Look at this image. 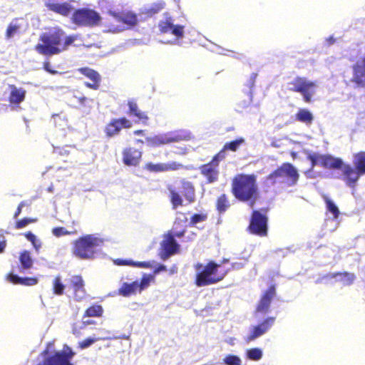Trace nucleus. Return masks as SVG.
Returning a JSON list of instances; mask_svg holds the SVG:
<instances>
[{"mask_svg":"<svg viewBox=\"0 0 365 365\" xmlns=\"http://www.w3.org/2000/svg\"><path fill=\"white\" fill-rule=\"evenodd\" d=\"M103 243L104 240L99 235H86L75 242L73 255L82 259H93Z\"/></svg>","mask_w":365,"mask_h":365,"instance_id":"f257e3e1","label":"nucleus"},{"mask_svg":"<svg viewBox=\"0 0 365 365\" xmlns=\"http://www.w3.org/2000/svg\"><path fill=\"white\" fill-rule=\"evenodd\" d=\"M63 36L64 31L58 28H54L47 33H43L40 36V40L43 43H38L35 48L36 51L45 56L58 54L65 51L63 49V44L61 43Z\"/></svg>","mask_w":365,"mask_h":365,"instance_id":"f03ea898","label":"nucleus"},{"mask_svg":"<svg viewBox=\"0 0 365 365\" xmlns=\"http://www.w3.org/2000/svg\"><path fill=\"white\" fill-rule=\"evenodd\" d=\"M220 265V264H217L213 261L209 262L206 265L197 263L195 265L196 271L195 284L197 287H205L221 281L226 273L218 274V268Z\"/></svg>","mask_w":365,"mask_h":365,"instance_id":"7ed1b4c3","label":"nucleus"},{"mask_svg":"<svg viewBox=\"0 0 365 365\" xmlns=\"http://www.w3.org/2000/svg\"><path fill=\"white\" fill-rule=\"evenodd\" d=\"M232 191L235 196L241 201L251 200L257 191L255 176L249 175L236 176L233 180Z\"/></svg>","mask_w":365,"mask_h":365,"instance_id":"20e7f679","label":"nucleus"},{"mask_svg":"<svg viewBox=\"0 0 365 365\" xmlns=\"http://www.w3.org/2000/svg\"><path fill=\"white\" fill-rule=\"evenodd\" d=\"M108 14L112 18V19L108 20V31L109 32H121L125 29V24L129 26H133L136 25L138 22L137 16L131 11L119 13L109 9Z\"/></svg>","mask_w":365,"mask_h":365,"instance_id":"39448f33","label":"nucleus"},{"mask_svg":"<svg viewBox=\"0 0 365 365\" xmlns=\"http://www.w3.org/2000/svg\"><path fill=\"white\" fill-rule=\"evenodd\" d=\"M299 177L297 170L291 163H284L271 173L267 180H271L272 183H285L292 186L297 184Z\"/></svg>","mask_w":365,"mask_h":365,"instance_id":"423d86ee","label":"nucleus"},{"mask_svg":"<svg viewBox=\"0 0 365 365\" xmlns=\"http://www.w3.org/2000/svg\"><path fill=\"white\" fill-rule=\"evenodd\" d=\"M191 138L192 135L188 130H178L148 137L145 140L148 145L155 147L182 140H189Z\"/></svg>","mask_w":365,"mask_h":365,"instance_id":"0eeeda50","label":"nucleus"},{"mask_svg":"<svg viewBox=\"0 0 365 365\" xmlns=\"http://www.w3.org/2000/svg\"><path fill=\"white\" fill-rule=\"evenodd\" d=\"M289 90L300 93L305 102L311 101L316 92L317 85L315 82L310 81L305 78L297 77L289 83Z\"/></svg>","mask_w":365,"mask_h":365,"instance_id":"6e6552de","label":"nucleus"},{"mask_svg":"<svg viewBox=\"0 0 365 365\" xmlns=\"http://www.w3.org/2000/svg\"><path fill=\"white\" fill-rule=\"evenodd\" d=\"M72 20L78 26H96L101 22V17L93 9H80L73 13Z\"/></svg>","mask_w":365,"mask_h":365,"instance_id":"1a4fd4ad","label":"nucleus"},{"mask_svg":"<svg viewBox=\"0 0 365 365\" xmlns=\"http://www.w3.org/2000/svg\"><path fill=\"white\" fill-rule=\"evenodd\" d=\"M158 29L163 34H171L175 36L174 40L168 41V43L175 44L179 38H182L184 36V26L175 24L174 19L168 14H165L159 21Z\"/></svg>","mask_w":365,"mask_h":365,"instance_id":"9d476101","label":"nucleus"},{"mask_svg":"<svg viewBox=\"0 0 365 365\" xmlns=\"http://www.w3.org/2000/svg\"><path fill=\"white\" fill-rule=\"evenodd\" d=\"M267 222L265 215L259 211H254L249 226L250 232L258 235H265L267 230Z\"/></svg>","mask_w":365,"mask_h":365,"instance_id":"9b49d317","label":"nucleus"},{"mask_svg":"<svg viewBox=\"0 0 365 365\" xmlns=\"http://www.w3.org/2000/svg\"><path fill=\"white\" fill-rule=\"evenodd\" d=\"M274 317H268L262 323L250 328L249 335L245 338L247 342H250L266 334L272 327L274 322Z\"/></svg>","mask_w":365,"mask_h":365,"instance_id":"f8f14e48","label":"nucleus"},{"mask_svg":"<svg viewBox=\"0 0 365 365\" xmlns=\"http://www.w3.org/2000/svg\"><path fill=\"white\" fill-rule=\"evenodd\" d=\"M160 246V257L163 260H167L171 255L175 254L179 248V245L174 237L169 234L164 236Z\"/></svg>","mask_w":365,"mask_h":365,"instance_id":"ddd939ff","label":"nucleus"},{"mask_svg":"<svg viewBox=\"0 0 365 365\" xmlns=\"http://www.w3.org/2000/svg\"><path fill=\"white\" fill-rule=\"evenodd\" d=\"M325 202L327 205V209L328 212L332 215V218L328 217L326 220L325 225L327 227H329V230L330 232H334L336 230L338 227V222L336 221V219L339 215V210L337 206L335 205V203L328 197H324Z\"/></svg>","mask_w":365,"mask_h":365,"instance_id":"4468645a","label":"nucleus"},{"mask_svg":"<svg viewBox=\"0 0 365 365\" xmlns=\"http://www.w3.org/2000/svg\"><path fill=\"white\" fill-rule=\"evenodd\" d=\"M355 275L353 273H349V272H344V273H334V274H329L325 276H324L322 279H319L317 280V282H323L324 281L327 283L330 282L331 279H334L336 282H340L344 285H350L351 284L354 279H355Z\"/></svg>","mask_w":365,"mask_h":365,"instance_id":"2eb2a0df","label":"nucleus"},{"mask_svg":"<svg viewBox=\"0 0 365 365\" xmlns=\"http://www.w3.org/2000/svg\"><path fill=\"white\" fill-rule=\"evenodd\" d=\"M352 82L357 86L365 87V56L356 61L353 66Z\"/></svg>","mask_w":365,"mask_h":365,"instance_id":"dca6fc26","label":"nucleus"},{"mask_svg":"<svg viewBox=\"0 0 365 365\" xmlns=\"http://www.w3.org/2000/svg\"><path fill=\"white\" fill-rule=\"evenodd\" d=\"M341 171L344 175V180L350 187H354L360 176L364 175L358 169L352 168L350 165H344L341 168Z\"/></svg>","mask_w":365,"mask_h":365,"instance_id":"f3484780","label":"nucleus"},{"mask_svg":"<svg viewBox=\"0 0 365 365\" xmlns=\"http://www.w3.org/2000/svg\"><path fill=\"white\" fill-rule=\"evenodd\" d=\"M131 123L125 118L112 120L106 127L105 132L108 137H113L120 132L122 128H130Z\"/></svg>","mask_w":365,"mask_h":365,"instance_id":"a211bd4d","label":"nucleus"},{"mask_svg":"<svg viewBox=\"0 0 365 365\" xmlns=\"http://www.w3.org/2000/svg\"><path fill=\"white\" fill-rule=\"evenodd\" d=\"M200 171L208 183H212L217 180L219 176L218 165L215 163L210 162L200 167Z\"/></svg>","mask_w":365,"mask_h":365,"instance_id":"6ab92c4d","label":"nucleus"},{"mask_svg":"<svg viewBox=\"0 0 365 365\" xmlns=\"http://www.w3.org/2000/svg\"><path fill=\"white\" fill-rule=\"evenodd\" d=\"M45 6L48 10L64 16H68L73 8L68 3H58L56 0H45Z\"/></svg>","mask_w":365,"mask_h":365,"instance_id":"aec40b11","label":"nucleus"},{"mask_svg":"<svg viewBox=\"0 0 365 365\" xmlns=\"http://www.w3.org/2000/svg\"><path fill=\"white\" fill-rule=\"evenodd\" d=\"M123 160L126 165H137L140 160L142 153L133 148H126L123 153Z\"/></svg>","mask_w":365,"mask_h":365,"instance_id":"412c9836","label":"nucleus"},{"mask_svg":"<svg viewBox=\"0 0 365 365\" xmlns=\"http://www.w3.org/2000/svg\"><path fill=\"white\" fill-rule=\"evenodd\" d=\"M275 295V289L270 287L262 295L257 307V312L267 313L269 310L272 299Z\"/></svg>","mask_w":365,"mask_h":365,"instance_id":"4be33fe9","label":"nucleus"},{"mask_svg":"<svg viewBox=\"0 0 365 365\" xmlns=\"http://www.w3.org/2000/svg\"><path fill=\"white\" fill-rule=\"evenodd\" d=\"M182 193L185 198L190 202H194L195 200V187L192 182L182 180H181Z\"/></svg>","mask_w":365,"mask_h":365,"instance_id":"5701e85b","label":"nucleus"},{"mask_svg":"<svg viewBox=\"0 0 365 365\" xmlns=\"http://www.w3.org/2000/svg\"><path fill=\"white\" fill-rule=\"evenodd\" d=\"M7 279L14 284H20L23 285L32 286L38 283V279L34 277H20L16 274H9Z\"/></svg>","mask_w":365,"mask_h":365,"instance_id":"b1692460","label":"nucleus"},{"mask_svg":"<svg viewBox=\"0 0 365 365\" xmlns=\"http://www.w3.org/2000/svg\"><path fill=\"white\" fill-rule=\"evenodd\" d=\"M25 96L26 91L24 88H18L15 86H11L9 101L11 103L19 104L24 100Z\"/></svg>","mask_w":365,"mask_h":365,"instance_id":"393cba45","label":"nucleus"},{"mask_svg":"<svg viewBox=\"0 0 365 365\" xmlns=\"http://www.w3.org/2000/svg\"><path fill=\"white\" fill-rule=\"evenodd\" d=\"M71 45H73L74 46H85L89 47L90 46L85 45L83 43V39L81 35L80 34H74L65 37L64 43H63V49L66 51L68 47Z\"/></svg>","mask_w":365,"mask_h":365,"instance_id":"a878e982","label":"nucleus"},{"mask_svg":"<svg viewBox=\"0 0 365 365\" xmlns=\"http://www.w3.org/2000/svg\"><path fill=\"white\" fill-rule=\"evenodd\" d=\"M138 287L139 282L138 281H135L132 283L124 282L119 289V294L123 297H129L136 292Z\"/></svg>","mask_w":365,"mask_h":365,"instance_id":"bb28decb","label":"nucleus"},{"mask_svg":"<svg viewBox=\"0 0 365 365\" xmlns=\"http://www.w3.org/2000/svg\"><path fill=\"white\" fill-rule=\"evenodd\" d=\"M327 155H321L318 153L308 152L307 158L312 163V169L316 165L325 168Z\"/></svg>","mask_w":365,"mask_h":365,"instance_id":"cd10ccee","label":"nucleus"},{"mask_svg":"<svg viewBox=\"0 0 365 365\" xmlns=\"http://www.w3.org/2000/svg\"><path fill=\"white\" fill-rule=\"evenodd\" d=\"M344 163L341 158H335L330 155H327L324 168L341 169Z\"/></svg>","mask_w":365,"mask_h":365,"instance_id":"c85d7f7f","label":"nucleus"},{"mask_svg":"<svg viewBox=\"0 0 365 365\" xmlns=\"http://www.w3.org/2000/svg\"><path fill=\"white\" fill-rule=\"evenodd\" d=\"M354 165L359 172L365 174V152H360L354 155Z\"/></svg>","mask_w":365,"mask_h":365,"instance_id":"c756f323","label":"nucleus"},{"mask_svg":"<svg viewBox=\"0 0 365 365\" xmlns=\"http://www.w3.org/2000/svg\"><path fill=\"white\" fill-rule=\"evenodd\" d=\"M129 107V113L130 115H133L137 117L139 120H147L148 116L144 113L142 112L138 107V105L135 102L133 101H130L128 103Z\"/></svg>","mask_w":365,"mask_h":365,"instance_id":"7c9ffc66","label":"nucleus"},{"mask_svg":"<svg viewBox=\"0 0 365 365\" xmlns=\"http://www.w3.org/2000/svg\"><path fill=\"white\" fill-rule=\"evenodd\" d=\"M313 115L307 109H300L296 115V119L306 124H311L313 120Z\"/></svg>","mask_w":365,"mask_h":365,"instance_id":"2f4dec72","label":"nucleus"},{"mask_svg":"<svg viewBox=\"0 0 365 365\" xmlns=\"http://www.w3.org/2000/svg\"><path fill=\"white\" fill-rule=\"evenodd\" d=\"M168 190L173 209H176L178 206L182 205V198L180 195L172 186L168 187Z\"/></svg>","mask_w":365,"mask_h":365,"instance_id":"473e14b6","label":"nucleus"},{"mask_svg":"<svg viewBox=\"0 0 365 365\" xmlns=\"http://www.w3.org/2000/svg\"><path fill=\"white\" fill-rule=\"evenodd\" d=\"M115 264L117 265H128V266H133V267H142V268H146L150 267V262H135L132 260H124L120 259H117L114 261Z\"/></svg>","mask_w":365,"mask_h":365,"instance_id":"72a5a7b5","label":"nucleus"},{"mask_svg":"<svg viewBox=\"0 0 365 365\" xmlns=\"http://www.w3.org/2000/svg\"><path fill=\"white\" fill-rule=\"evenodd\" d=\"M21 25L19 23L18 19H14L9 25L6 32V38H11L16 35L21 28Z\"/></svg>","mask_w":365,"mask_h":365,"instance_id":"f704fd0d","label":"nucleus"},{"mask_svg":"<svg viewBox=\"0 0 365 365\" xmlns=\"http://www.w3.org/2000/svg\"><path fill=\"white\" fill-rule=\"evenodd\" d=\"M19 260L24 269H30L33 265V260L29 252L27 251H24L21 254Z\"/></svg>","mask_w":365,"mask_h":365,"instance_id":"c9c22d12","label":"nucleus"},{"mask_svg":"<svg viewBox=\"0 0 365 365\" xmlns=\"http://www.w3.org/2000/svg\"><path fill=\"white\" fill-rule=\"evenodd\" d=\"M53 293L56 295H62L65 289V285L61 282V278L57 276L53 280Z\"/></svg>","mask_w":365,"mask_h":365,"instance_id":"e433bc0d","label":"nucleus"},{"mask_svg":"<svg viewBox=\"0 0 365 365\" xmlns=\"http://www.w3.org/2000/svg\"><path fill=\"white\" fill-rule=\"evenodd\" d=\"M79 71L88 78H90L92 81H99L100 76L99 74L94 70L91 69L89 68H81L79 69Z\"/></svg>","mask_w":365,"mask_h":365,"instance_id":"4c0bfd02","label":"nucleus"},{"mask_svg":"<svg viewBox=\"0 0 365 365\" xmlns=\"http://www.w3.org/2000/svg\"><path fill=\"white\" fill-rule=\"evenodd\" d=\"M113 339L111 336H98L96 338H88L83 341H82L81 343H80V347L81 349H86L88 347H89L90 346H91L93 344H94L96 341H101V340H108V339Z\"/></svg>","mask_w":365,"mask_h":365,"instance_id":"58836bf2","label":"nucleus"},{"mask_svg":"<svg viewBox=\"0 0 365 365\" xmlns=\"http://www.w3.org/2000/svg\"><path fill=\"white\" fill-rule=\"evenodd\" d=\"M247 356L252 361H259L262 357V351L259 348H253L247 351Z\"/></svg>","mask_w":365,"mask_h":365,"instance_id":"ea45409f","label":"nucleus"},{"mask_svg":"<svg viewBox=\"0 0 365 365\" xmlns=\"http://www.w3.org/2000/svg\"><path fill=\"white\" fill-rule=\"evenodd\" d=\"M147 170L150 172H166L165 163H157L154 164L152 163H147L145 165Z\"/></svg>","mask_w":365,"mask_h":365,"instance_id":"a19ab883","label":"nucleus"},{"mask_svg":"<svg viewBox=\"0 0 365 365\" xmlns=\"http://www.w3.org/2000/svg\"><path fill=\"white\" fill-rule=\"evenodd\" d=\"M103 309L101 306L96 305L88 308L85 313V316L88 317H99L102 314Z\"/></svg>","mask_w":365,"mask_h":365,"instance_id":"79ce46f5","label":"nucleus"},{"mask_svg":"<svg viewBox=\"0 0 365 365\" xmlns=\"http://www.w3.org/2000/svg\"><path fill=\"white\" fill-rule=\"evenodd\" d=\"M244 143H245V139L241 138L237 139L235 140H233L232 142L225 143V145H224V148L227 150H230L232 151H236L238 149V148L240 147V145Z\"/></svg>","mask_w":365,"mask_h":365,"instance_id":"37998d69","label":"nucleus"},{"mask_svg":"<svg viewBox=\"0 0 365 365\" xmlns=\"http://www.w3.org/2000/svg\"><path fill=\"white\" fill-rule=\"evenodd\" d=\"M223 363L226 365H241L240 358L235 355H227L223 359Z\"/></svg>","mask_w":365,"mask_h":365,"instance_id":"c03bdc74","label":"nucleus"},{"mask_svg":"<svg viewBox=\"0 0 365 365\" xmlns=\"http://www.w3.org/2000/svg\"><path fill=\"white\" fill-rule=\"evenodd\" d=\"M229 202L226 198L225 195H221L217 202V207L219 212H222L226 210V209L229 207Z\"/></svg>","mask_w":365,"mask_h":365,"instance_id":"a18cd8bd","label":"nucleus"},{"mask_svg":"<svg viewBox=\"0 0 365 365\" xmlns=\"http://www.w3.org/2000/svg\"><path fill=\"white\" fill-rule=\"evenodd\" d=\"M152 279L153 277L151 275H144L141 279V282L139 283L138 289L140 292L147 288L150 285Z\"/></svg>","mask_w":365,"mask_h":365,"instance_id":"49530a36","label":"nucleus"},{"mask_svg":"<svg viewBox=\"0 0 365 365\" xmlns=\"http://www.w3.org/2000/svg\"><path fill=\"white\" fill-rule=\"evenodd\" d=\"M52 233L57 237L71 234L70 232L67 231L64 227H61L53 228Z\"/></svg>","mask_w":365,"mask_h":365,"instance_id":"de8ad7c7","label":"nucleus"},{"mask_svg":"<svg viewBox=\"0 0 365 365\" xmlns=\"http://www.w3.org/2000/svg\"><path fill=\"white\" fill-rule=\"evenodd\" d=\"M71 283L74 289L83 287V280L80 276H73L71 278Z\"/></svg>","mask_w":365,"mask_h":365,"instance_id":"09e8293b","label":"nucleus"},{"mask_svg":"<svg viewBox=\"0 0 365 365\" xmlns=\"http://www.w3.org/2000/svg\"><path fill=\"white\" fill-rule=\"evenodd\" d=\"M226 149L223 148L212 160V162L215 163L219 166V163L221 160L225 158L226 157Z\"/></svg>","mask_w":365,"mask_h":365,"instance_id":"8fccbe9b","label":"nucleus"},{"mask_svg":"<svg viewBox=\"0 0 365 365\" xmlns=\"http://www.w3.org/2000/svg\"><path fill=\"white\" fill-rule=\"evenodd\" d=\"M205 219V215L202 214H195L192 217L190 223L194 225L197 224L198 222L204 221Z\"/></svg>","mask_w":365,"mask_h":365,"instance_id":"3c124183","label":"nucleus"},{"mask_svg":"<svg viewBox=\"0 0 365 365\" xmlns=\"http://www.w3.org/2000/svg\"><path fill=\"white\" fill-rule=\"evenodd\" d=\"M74 292H75V299L78 301H81L86 296V292H85V289H84L83 287H81L79 289H74Z\"/></svg>","mask_w":365,"mask_h":365,"instance_id":"603ef678","label":"nucleus"},{"mask_svg":"<svg viewBox=\"0 0 365 365\" xmlns=\"http://www.w3.org/2000/svg\"><path fill=\"white\" fill-rule=\"evenodd\" d=\"M35 222V220L30 218H24L21 220H19L16 222V228L21 229L26 226H27L29 223Z\"/></svg>","mask_w":365,"mask_h":365,"instance_id":"864d4df0","label":"nucleus"},{"mask_svg":"<svg viewBox=\"0 0 365 365\" xmlns=\"http://www.w3.org/2000/svg\"><path fill=\"white\" fill-rule=\"evenodd\" d=\"M165 166H166V171L176 170L182 167V165L181 164L178 163L176 162H170V163H165Z\"/></svg>","mask_w":365,"mask_h":365,"instance_id":"5fc2aeb1","label":"nucleus"},{"mask_svg":"<svg viewBox=\"0 0 365 365\" xmlns=\"http://www.w3.org/2000/svg\"><path fill=\"white\" fill-rule=\"evenodd\" d=\"M6 245V243L4 236L0 235V253L4 252Z\"/></svg>","mask_w":365,"mask_h":365,"instance_id":"6e6d98bb","label":"nucleus"},{"mask_svg":"<svg viewBox=\"0 0 365 365\" xmlns=\"http://www.w3.org/2000/svg\"><path fill=\"white\" fill-rule=\"evenodd\" d=\"M32 245L35 248L36 251L38 252L40 248L41 247V242L38 239H36L35 241L32 242Z\"/></svg>","mask_w":365,"mask_h":365,"instance_id":"4d7b16f0","label":"nucleus"},{"mask_svg":"<svg viewBox=\"0 0 365 365\" xmlns=\"http://www.w3.org/2000/svg\"><path fill=\"white\" fill-rule=\"evenodd\" d=\"M26 239L30 241L31 243L37 239L36 236L34 235L32 232H29L25 235Z\"/></svg>","mask_w":365,"mask_h":365,"instance_id":"13d9d810","label":"nucleus"},{"mask_svg":"<svg viewBox=\"0 0 365 365\" xmlns=\"http://www.w3.org/2000/svg\"><path fill=\"white\" fill-rule=\"evenodd\" d=\"M24 206V202H21L18 207H17V210L16 211V212L14 213V218H17L18 216L20 215V213L21 212V210H22V207Z\"/></svg>","mask_w":365,"mask_h":365,"instance_id":"bf43d9fd","label":"nucleus"},{"mask_svg":"<svg viewBox=\"0 0 365 365\" xmlns=\"http://www.w3.org/2000/svg\"><path fill=\"white\" fill-rule=\"evenodd\" d=\"M99 81H92V83H86V86L90 88L97 89L98 88Z\"/></svg>","mask_w":365,"mask_h":365,"instance_id":"052dcab7","label":"nucleus"},{"mask_svg":"<svg viewBox=\"0 0 365 365\" xmlns=\"http://www.w3.org/2000/svg\"><path fill=\"white\" fill-rule=\"evenodd\" d=\"M167 269H166V267L163 264H157V267H155V274H158L162 271H165Z\"/></svg>","mask_w":365,"mask_h":365,"instance_id":"680f3d73","label":"nucleus"},{"mask_svg":"<svg viewBox=\"0 0 365 365\" xmlns=\"http://www.w3.org/2000/svg\"><path fill=\"white\" fill-rule=\"evenodd\" d=\"M43 67H44V69L46 71L49 72L50 73H52V74L56 73V71L51 69V66H50V63L48 62H46L44 63V66Z\"/></svg>","mask_w":365,"mask_h":365,"instance_id":"e2e57ef3","label":"nucleus"},{"mask_svg":"<svg viewBox=\"0 0 365 365\" xmlns=\"http://www.w3.org/2000/svg\"><path fill=\"white\" fill-rule=\"evenodd\" d=\"M244 267V264L242 262L232 263V267L235 269H240Z\"/></svg>","mask_w":365,"mask_h":365,"instance_id":"0e129e2a","label":"nucleus"},{"mask_svg":"<svg viewBox=\"0 0 365 365\" xmlns=\"http://www.w3.org/2000/svg\"><path fill=\"white\" fill-rule=\"evenodd\" d=\"M87 98L86 97H79L78 98V102L81 104V105H85V103L86 101H87Z\"/></svg>","mask_w":365,"mask_h":365,"instance_id":"69168bd1","label":"nucleus"},{"mask_svg":"<svg viewBox=\"0 0 365 365\" xmlns=\"http://www.w3.org/2000/svg\"><path fill=\"white\" fill-rule=\"evenodd\" d=\"M102 335L101 336H110L109 334H110V331L108 330H102Z\"/></svg>","mask_w":365,"mask_h":365,"instance_id":"338daca9","label":"nucleus"},{"mask_svg":"<svg viewBox=\"0 0 365 365\" xmlns=\"http://www.w3.org/2000/svg\"><path fill=\"white\" fill-rule=\"evenodd\" d=\"M133 133H134V135H143L144 133V130H135Z\"/></svg>","mask_w":365,"mask_h":365,"instance_id":"774afa93","label":"nucleus"}]
</instances>
